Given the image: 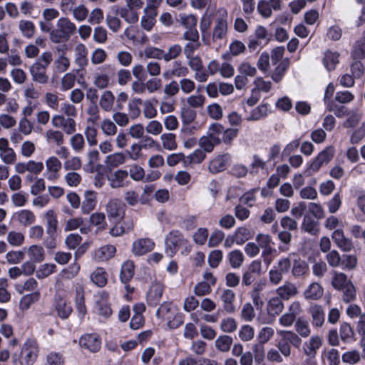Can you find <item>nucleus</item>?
I'll list each match as a JSON object with an SVG mask.
<instances>
[{
	"instance_id": "nucleus-29",
	"label": "nucleus",
	"mask_w": 365,
	"mask_h": 365,
	"mask_svg": "<svg viewBox=\"0 0 365 365\" xmlns=\"http://www.w3.org/2000/svg\"><path fill=\"white\" fill-rule=\"evenodd\" d=\"M128 173L126 170H118L115 171L110 178V186L113 188L123 187L127 185L125 179L128 178Z\"/></svg>"
},
{
	"instance_id": "nucleus-64",
	"label": "nucleus",
	"mask_w": 365,
	"mask_h": 365,
	"mask_svg": "<svg viewBox=\"0 0 365 365\" xmlns=\"http://www.w3.org/2000/svg\"><path fill=\"white\" fill-rule=\"evenodd\" d=\"M324 355L327 358L329 365L340 364V355L337 349H331L324 351Z\"/></svg>"
},
{
	"instance_id": "nucleus-61",
	"label": "nucleus",
	"mask_w": 365,
	"mask_h": 365,
	"mask_svg": "<svg viewBox=\"0 0 365 365\" xmlns=\"http://www.w3.org/2000/svg\"><path fill=\"white\" fill-rule=\"evenodd\" d=\"M143 53L147 58L164 59V51L156 47H146Z\"/></svg>"
},
{
	"instance_id": "nucleus-36",
	"label": "nucleus",
	"mask_w": 365,
	"mask_h": 365,
	"mask_svg": "<svg viewBox=\"0 0 365 365\" xmlns=\"http://www.w3.org/2000/svg\"><path fill=\"white\" fill-rule=\"evenodd\" d=\"M88 51L83 44H78L75 48V61L80 66L83 67L88 64Z\"/></svg>"
},
{
	"instance_id": "nucleus-12",
	"label": "nucleus",
	"mask_w": 365,
	"mask_h": 365,
	"mask_svg": "<svg viewBox=\"0 0 365 365\" xmlns=\"http://www.w3.org/2000/svg\"><path fill=\"white\" fill-rule=\"evenodd\" d=\"M276 294L283 300L288 301L298 295L299 289L296 284L287 280L277 288Z\"/></svg>"
},
{
	"instance_id": "nucleus-41",
	"label": "nucleus",
	"mask_w": 365,
	"mask_h": 365,
	"mask_svg": "<svg viewBox=\"0 0 365 365\" xmlns=\"http://www.w3.org/2000/svg\"><path fill=\"white\" fill-rule=\"evenodd\" d=\"M19 29L22 35L27 38L33 37L36 30L34 24L28 20H21L19 23Z\"/></svg>"
},
{
	"instance_id": "nucleus-38",
	"label": "nucleus",
	"mask_w": 365,
	"mask_h": 365,
	"mask_svg": "<svg viewBox=\"0 0 365 365\" xmlns=\"http://www.w3.org/2000/svg\"><path fill=\"white\" fill-rule=\"evenodd\" d=\"M205 153L201 149H197L192 153L186 156L185 167H189L192 164H200L205 159Z\"/></svg>"
},
{
	"instance_id": "nucleus-27",
	"label": "nucleus",
	"mask_w": 365,
	"mask_h": 365,
	"mask_svg": "<svg viewBox=\"0 0 365 365\" xmlns=\"http://www.w3.org/2000/svg\"><path fill=\"white\" fill-rule=\"evenodd\" d=\"M45 219L46 234L52 235L53 233H57L58 222L54 210H48L45 213Z\"/></svg>"
},
{
	"instance_id": "nucleus-35",
	"label": "nucleus",
	"mask_w": 365,
	"mask_h": 365,
	"mask_svg": "<svg viewBox=\"0 0 365 365\" xmlns=\"http://www.w3.org/2000/svg\"><path fill=\"white\" fill-rule=\"evenodd\" d=\"M290 64L289 58H286L281 61L279 65L276 67L273 71L271 78L276 82L279 83L283 78L286 71L289 68Z\"/></svg>"
},
{
	"instance_id": "nucleus-50",
	"label": "nucleus",
	"mask_w": 365,
	"mask_h": 365,
	"mask_svg": "<svg viewBox=\"0 0 365 365\" xmlns=\"http://www.w3.org/2000/svg\"><path fill=\"white\" fill-rule=\"evenodd\" d=\"M228 259L232 268H239L244 262V256L240 250H235L228 254Z\"/></svg>"
},
{
	"instance_id": "nucleus-40",
	"label": "nucleus",
	"mask_w": 365,
	"mask_h": 365,
	"mask_svg": "<svg viewBox=\"0 0 365 365\" xmlns=\"http://www.w3.org/2000/svg\"><path fill=\"white\" fill-rule=\"evenodd\" d=\"M233 339L228 335L220 336L215 341L216 349L222 352H227L232 344Z\"/></svg>"
},
{
	"instance_id": "nucleus-20",
	"label": "nucleus",
	"mask_w": 365,
	"mask_h": 365,
	"mask_svg": "<svg viewBox=\"0 0 365 365\" xmlns=\"http://www.w3.org/2000/svg\"><path fill=\"white\" fill-rule=\"evenodd\" d=\"M230 160L228 154L220 155L213 158L208 165V170L212 174L224 171L227 168Z\"/></svg>"
},
{
	"instance_id": "nucleus-32",
	"label": "nucleus",
	"mask_w": 365,
	"mask_h": 365,
	"mask_svg": "<svg viewBox=\"0 0 365 365\" xmlns=\"http://www.w3.org/2000/svg\"><path fill=\"white\" fill-rule=\"evenodd\" d=\"M134 269V262L131 260H128L123 264L120 274V278L123 283L126 284L133 278Z\"/></svg>"
},
{
	"instance_id": "nucleus-1",
	"label": "nucleus",
	"mask_w": 365,
	"mask_h": 365,
	"mask_svg": "<svg viewBox=\"0 0 365 365\" xmlns=\"http://www.w3.org/2000/svg\"><path fill=\"white\" fill-rule=\"evenodd\" d=\"M52 61V55L50 52L43 53L40 58L30 67L29 71L34 82L46 84L48 81L46 69Z\"/></svg>"
},
{
	"instance_id": "nucleus-25",
	"label": "nucleus",
	"mask_w": 365,
	"mask_h": 365,
	"mask_svg": "<svg viewBox=\"0 0 365 365\" xmlns=\"http://www.w3.org/2000/svg\"><path fill=\"white\" fill-rule=\"evenodd\" d=\"M283 299L279 296L272 297L267 302V311L269 315L276 317L279 315L284 310V305Z\"/></svg>"
},
{
	"instance_id": "nucleus-28",
	"label": "nucleus",
	"mask_w": 365,
	"mask_h": 365,
	"mask_svg": "<svg viewBox=\"0 0 365 365\" xmlns=\"http://www.w3.org/2000/svg\"><path fill=\"white\" fill-rule=\"evenodd\" d=\"M18 222L25 227L29 226L36 221V215L29 210H21L15 213Z\"/></svg>"
},
{
	"instance_id": "nucleus-39",
	"label": "nucleus",
	"mask_w": 365,
	"mask_h": 365,
	"mask_svg": "<svg viewBox=\"0 0 365 365\" xmlns=\"http://www.w3.org/2000/svg\"><path fill=\"white\" fill-rule=\"evenodd\" d=\"M143 100L141 98H133L128 103V116L134 120L138 118L140 115L141 110L140 106H142Z\"/></svg>"
},
{
	"instance_id": "nucleus-31",
	"label": "nucleus",
	"mask_w": 365,
	"mask_h": 365,
	"mask_svg": "<svg viewBox=\"0 0 365 365\" xmlns=\"http://www.w3.org/2000/svg\"><path fill=\"white\" fill-rule=\"evenodd\" d=\"M116 249L113 245H108L100 247L95 252V257L100 261H107L114 257Z\"/></svg>"
},
{
	"instance_id": "nucleus-16",
	"label": "nucleus",
	"mask_w": 365,
	"mask_h": 365,
	"mask_svg": "<svg viewBox=\"0 0 365 365\" xmlns=\"http://www.w3.org/2000/svg\"><path fill=\"white\" fill-rule=\"evenodd\" d=\"M164 285L160 282H154L151 284L147 294V302L150 306H157L162 298Z\"/></svg>"
},
{
	"instance_id": "nucleus-56",
	"label": "nucleus",
	"mask_w": 365,
	"mask_h": 365,
	"mask_svg": "<svg viewBox=\"0 0 365 365\" xmlns=\"http://www.w3.org/2000/svg\"><path fill=\"white\" fill-rule=\"evenodd\" d=\"M163 146L167 150H175L177 148L175 135L171 133H164L161 135Z\"/></svg>"
},
{
	"instance_id": "nucleus-58",
	"label": "nucleus",
	"mask_w": 365,
	"mask_h": 365,
	"mask_svg": "<svg viewBox=\"0 0 365 365\" xmlns=\"http://www.w3.org/2000/svg\"><path fill=\"white\" fill-rule=\"evenodd\" d=\"M205 103V97L203 95H192L187 98V103L191 108H202Z\"/></svg>"
},
{
	"instance_id": "nucleus-43",
	"label": "nucleus",
	"mask_w": 365,
	"mask_h": 365,
	"mask_svg": "<svg viewBox=\"0 0 365 365\" xmlns=\"http://www.w3.org/2000/svg\"><path fill=\"white\" fill-rule=\"evenodd\" d=\"M45 137L48 143H54L58 146L64 143L63 134L60 130L49 129L46 130Z\"/></svg>"
},
{
	"instance_id": "nucleus-10",
	"label": "nucleus",
	"mask_w": 365,
	"mask_h": 365,
	"mask_svg": "<svg viewBox=\"0 0 365 365\" xmlns=\"http://www.w3.org/2000/svg\"><path fill=\"white\" fill-rule=\"evenodd\" d=\"M46 171L44 177L49 181L55 182L59 178V171L61 169V161L55 156L49 157L46 160Z\"/></svg>"
},
{
	"instance_id": "nucleus-57",
	"label": "nucleus",
	"mask_w": 365,
	"mask_h": 365,
	"mask_svg": "<svg viewBox=\"0 0 365 365\" xmlns=\"http://www.w3.org/2000/svg\"><path fill=\"white\" fill-rule=\"evenodd\" d=\"M180 115L183 124L189 125L196 118L197 113L190 107H183L181 109Z\"/></svg>"
},
{
	"instance_id": "nucleus-22",
	"label": "nucleus",
	"mask_w": 365,
	"mask_h": 365,
	"mask_svg": "<svg viewBox=\"0 0 365 365\" xmlns=\"http://www.w3.org/2000/svg\"><path fill=\"white\" fill-rule=\"evenodd\" d=\"M322 345V339L318 336H314L305 342L303 346L304 354L309 358H314L317 350Z\"/></svg>"
},
{
	"instance_id": "nucleus-52",
	"label": "nucleus",
	"mask_w": 365,
	"mask_h": 365,
	"mask_svg": "<svg viewBox=\"0 0 365 365\" xmlns=\"http://www.w3.org/2000/svg\"><path fill=\"white\" fill-rule=\"evenodd\" d=\"M114 96L110 91H105L100 99V106L106 111H110L113 108Z\"/></svg>"
},
{
	"instance_id": "nucleus-62",
	"label": "nucleus",
	"mask_w": 365,
	"mask_h": 365,
	"mask_svg": "<svg viewBox=\"0 0 365 365\" xmlns=\"http://www.w3.org/2000/svg\"><path fill=\"white\" fill-rule=\"evenodd\" d=\"M29 198V195L24 192H17L12 194L11 200L15 207L24 206Z\"/></svg>"
},
{
	"instance_id": "nucleus-8",
	"label": "nucleus",
	"mask_w": 365,
	"mask_h": 365,
	"mask_svg": "<svg viewBox=\"0 0 365 365\" xmlns=\"http://www.w3.org/2000/svg\"><path fill=\"white\" fill-rule=\"evenodd\" d=\"M51 123L53 127L61 128L67 135H71L76 132V121L73 118H65L62 115L53 116Z\"/></svg>"
},
{
	"instance_id": "nucleus-14",
	"label": "nucleus",
	"mask_w": 365,
	"mask_h": 365,
	"mask_svg": "<svg viewBox=\"0 0 365 365\" xmlns=\"http://www.w3.org/2000/svg\"><path fill=\"white\" fill-rule=\"evenodd\" d=\"M54 307L61 319H68L73 312L72 307L60 294H56L54 297Z\"/></svg>"
},
{
	"instance_id": "nucleus-46",
	"label": "nucleus",
	"mask_w": 365,
	"mask_h": 365,
	"mask_svg": "<svg viewBox=\"0 0 365 365\" xmlns=\"http://www.w3.org/2000/svg\"><path fill=\"white\" fill-rule=\"evenodd\" d=\"M351 282L347 279L345 274L341 272H335L332 279L331 284L334 289L340 290L351 284Z\"/></svg>"
},
{
	"instance_id": "nucleus-23",
	"label": "nucleus",
	"mask_w": 365,
	"mask_h": 365,
	"mask_svg": "<svg viewBox=\"0 0 365 365\" xmlns=\"http://www.w3.org/2000/svg\"><path fill=\"white\" fill-rule=\"evenodd\" d=\"M324 294L322 287L317 282L311 283L304 291L303 296L307 300H319Z\"/></svg>"
},
{
	"instance_id": "nucleus-7",
	"label": "nucleus",
	"mask_w": 365,
	"mask_h": 365,
	"mask_svg": "<svg viewBox=\"0 0 365 365\" xmlns=\"http://www.w3.org/2000/svg\"><path fill=\"white\" fill-rule=\"evenodd\" d=\"M262 262L259 259L252 261L243 273L242 284L245 286L251 285L262 274Z\"/></svg>"
},
{
	"instance_id": "nucleus-33",
	"label": "nucleus",
	"mask_w": 365,
	"mask_h": 365,
	"mask_svg": "<svg viewBox=\"0 0 365 365\" xmlns=\"http://www.w3.org/2000/svg\"><path fill=\"white\" fill-rule=\"evenodd\" d=\"M269 106L267 103L262 104L254 108L249 116L246 118L247 121H256L265 118L269 113Z\"/></svg>"
},
{
	"instance_id": "nucleus-47",
	"label": "nucleus",
	"mask_w": 365,
	"mask_h": 365,
	"mask_svg": "<svg viewBox=\"0 0 365 365\" xmlns=\"http://www.w3.org/2000/svg\"><path fill=\"white\" fill-rule=\"evenodd\" d=\"M227 21L224 19H218L216 26L214 28L212 38L215 40L222 39L227 34Z\"/></svg>"
},
{
	"instance_id": "nucleus-13",
	"label": "nucleus",
	"mask_w": 365,
	"mask_h": 365,
	"mask_svg": "<svg viewBox=\"0 0 365 365\" xmlns=\"http://www.w3.org/2000/svg\"><path fill=\"white\" fill-rule=\"evenodd\" d=\"M125 205L120 200L113 199L109 201L106 211L110 218L115 220L122 219L125 215Z\"/></svg>"
},
{
	"instance_id": "nucleus-55",
	"label": "nucleus",
	"mask_w": 365,
	"mask_h": 365,
	"mask_svg": "<svg viewBox=\"0 0 365 365\" xmlns=\"http://www.w3.org/2000/svg\"><path fill=\"white\" fill-rule=\"evenodd\" d=\"M342 200L339 192H336L334 196L327 202L329 213H336L341 206Z\"/></svg>"
},
{
	"instance_id": "nucleus-3",
	"label": "nucleus",
	"mask_w": 365,
	"mask_h": 365,
	"mask_svg": "<svg viewBox=\"0 0 365 365\" xmlns=\"http://www.w3.org/2000/svg\"><path fill=\"white\" fill-rule=\"evenodd\" d=\"M38 351L36 341L29 339L24 343L19 356L16 354L12 356L13 362L19 361L20 365H32L36 360Z\"/></svg>"
},
{
	"instance_id": "nucleus-26",
	"label": "nucleus",
	"mask_w": 365,
	"mask_h": 365,
	"mask_svg": "<svg viewBox=\"0 0 365 365\" xmlns=\"http://www.w3.org/2000/svg\"><path fill=\"white\" fill-rule=\"evenodd\" d=\"M339 53L337 51L327 50L324 53L323 63L325 68L329 71L335 69L336 65L339 62Z\"/></svg>"
},
{
	"instance_id": "nucleus-15",
	"label": "nucleus",
	"mask_w": 365,
	"mask_h": 365,
	"mask_svg": "<svg viewBox=\"0 0 365 365\" xmlns=\"http://www.w3.org/2000/svg\"><path fill=\"white\" fill-rule=\"evenodd\" d=\"M236 295L233 290L230 289H223L220 294V299L222 302L223 309L229 314L235 313L236 307L235 306Z\"/></svg>"
},
{
	"instance_id": "nucleus-21",
	"label": "nucleus",
	"mask_w": 365,
	"mask_h": 365,
	"mask_svg": "<svg viewBox=\"0 0 365 365\" xmlns=\"http://www.w3.org/2000/svg\"><path fill=\"white\" fill-rule=\"evenodd\" d=\"M113 10L115 14H118L121 18L129 24H134L138 21V13L128 6L120 7L118 6H113Z\"/></svg>"
},
{
	"instance_id": "nucleus-2",
	"label": "nucleus",
	"mask_w": 365,
	"mask_h": 365,
	"mask_svg": "<svg viewBox=\"0 0 365 365\" xmlns=\"http://www.w3.org/2000/svg\"><path fill=\"white\" fill-rule=\"evenodd\" d=\"M279 338L277 340L276 346L282 355L288 358L291 355V345L299 348L302 339L292 331L280 330L277 331Z\"/></svg>"
},
{
	"instance_id": "nucleus-17",
	"label": "nucleus",
	"mask_w": 365,
	"mask_h": 365,
	"mask_svg": "<svg viewBox=\"0 0 365 365\" xmlns=\"http://www.w3.org/2000/svg\"><path fill=\"white\" fill-rule=\"evenodd\" d=\"M189 74V69L184 66L180 61H175L171 68L165 71L163 76L165 79H171L173 77H185Z\"/></svg>"
},
{
	"instance_id": "nucleus-4",
	"label": "nucleus",
	"mask_w": 365,
	"mask_h": 365,
	"mask_svg": "<svg viewBox=\"0 0 365 365\" xmlns=\"http://www.w3.org/2000/svg\"><path fill=\"white\" fill-rule=\"evenodd\" d=\"M76 26L67 18H61L58 20L56 28L51 34V40L54 43L67 41L76 31Z\"/></svg>"
},
{
	"instance_id": "nucleus-51",
	"label": "nucleus",
	"mask_w": 365,
	"mask_h": 365,
	"mask_svg": "<svg viewBox=\"0 0 365 365\" xmlns=\"http://www.w3.org/2000/svg\"><path fill=\"white\" fill-rule=\"evenodd\" d=\"M327 109L329 112H334L338 118H342L348 113V109L344 106H339L335 101L328 102L326 105Z\"/></svg>"
},
{
	"instance_id": "nucleus-63",
	"label": "nucleus",
	"mask_w": 365,
	"mask_h": 365,
	"mask_svg": "<svg viewBox=\"0 0 365 365\" xmlns=\"http://www.w3.org/2000/svg\"><path fill=\"white\" fill-rule=\"evenodd\" d=\"M0 158L5 164L11 165L16 162V155L14 149L9 147L0 152Z\"/></svg>"
},
{
	"instance_id": "nucleus-59",
	"label": "nucleus",
	"mask_w": 365,
	"mask_h": 365,
	"mask_svg": "<svg viewBox=\"0 0 365 365\" xmlns=\"http://www.w3.org/2000/svg\"><path fill=\"white\" fill-rule=\"evenodd\" d=\"M142 106L143 107V113L145 118L151 119L157 115V110L151 101H143Z\"/></svg>"
},
{
	"instance_id": "nucleus-24",
	"label": "nucleus",
	"mask_w": 365,
	"mask_h": 365,
	"mask_svg": "<svg viewBox=\"0 0 365 365\" xmlns=\"http://www.w3.org/2000/svg\"><path fill=\"white\" fill-rule=\"evenodd\" d=\"M221 140L217 135L213 134H208L206 136H202L200 138L199 145L202 150L205 153H211L215 146L219 145Z\"/></svg>"
},
{
	"instance_id": "nucleus-18",
	"label": "nucleus",
	"mask_w": 365,
	"mask_h": 365,
	"mask_svg": "<svg viewBox=\"0 0 365 365\" xmlns=\"http://www.w3.org/2000/svg\"><path fill=\"white\" fill-rule=\"evenodd\" d=\"M309 272V267L307 262L297 257L292 261L291 272L292 276L296 278H303L308 275Z\"/></svg>"
},
{
	"instance_id": "nucleus-53",
	"label": "nucleus",
	"mask_w": 365,
	"mask_h": 365,
	"mask_svg": "<svg viewBox=\"0 0 365 365\" xmlns=\"http://www.w3.org/2000/svg\"><path fill=\"white\" fill-rule=\"evenodd\" d=\"M126 155L122 153H115L106 157V163L111 167H118L125 162Z\"/></svg>"
},
{
	"instance_id": "nucleus-6",
	"label": "nucleus",
	"mask_w": 365,
	"mask_h": 365,
	"mask_svg": "<svg viewBox=\"0 0 365 365\" xmlns=\"http://www.w3.org/2000/svg\"><path fill=\"white\" fill-rule=\"evenodd\" d=\"M112 312L110 304L108 302V294L105 292H101L96 302L94 313L100 318L108 319L111 316Z\"/></svg>"
},
{
	"instance_id": "nucleus-42",
	"label": "nucleus",
	"mask_w": 365,
	"mask_h": 365,
	"mask_svg": "<svg viewBox=\"0 0 365 365\" xmlns=\"http://www.w3.org/2000/svg\"><path fill=\"white\" fill-rule=\"evenodd\" d=\"M28 255L34 262H41L44 259V250L40 245H31L28 249Z\"/></svg>"
},
{
	"instance_id": "nucleus-49",
	"label": "nucleus",
	"mask_w": 365,
	"mask_h": 365,
	"mask_svg": "<svg viewBox=\"0 0 365 365\" xmlns=\"http://www.w3.org/2000/svg\"><path fill=\"white\" fill-rule=\"evenodd\" d=\"M339 335L341 339L344 342H350L354 339V332L349 323L344 322L341 324Z\"/></svg>"
},
{
	"instance_id": "nucleus-34",
	"label": "nucleus",
	"mask_w": 365,
	"mask_h": 365,
	"mask_svg": "<svg viewBox=\"0 0 365 365\" xmlns=\"http://www.w3.org/2000/svg\"><path fill=\"white\" fill-rule=\"evenodd\" d=\"M40 299L39 292H34L29 294L24 295L19 302L20 309L24 311L29 309L31 306Z\"/></svg>"
},
{
	"instance_id": "nucleus-30",
	"label": "nucleus",
	"mask_w": 365,
	"mask_h": 365,
	"mask_svg": "<svg viewBox=\"0 0 365 365\" xmlns=\"http://www.w3.org/2000/svg\"><path fill=\"white\" fill-rule=\"evenodd\" d=\"M319 222L309 215H305L303 219L302 230L313 235H317L319 233Z\"/></svg>"
},
{
	"instance_id": "nucleus-5",
	"label": "nucleus",
	"mask_w": 365,
	"mask_h": 365,
	"mask_svg": "<svg viewBox=\"0 0 365 365\" xmlns=\"http://www.w3.org/2000/svg\"><path fill=\"white\" fill-rule=\"evenodd\" d=\"M186 240L183 235L178 230H173L165 237V252L173 257L181 247Z\"/></svg>"
},
{
	"instance_id": "nucleus-11",
	"label": "nucleus",
	"mask_w": 365,
	"mask_h": 365,
	"mask_svg": "<svg viewBox=\"0 0 365 365\" xmlns=\"http://www.w3.org/2000/svg\"><path fill=\"white\" fill-rule=\"evenodd\" d=\"M335 245L344 252H350L354 248L351 239L345 236L342 228L335 230L331 234Z\"/></svg>"
},
{
	"instance_id": "nucleus-54",
	"label": "nucleus",
	"mask_w": 365,
	"mask_h": 365,
	"mask_svg": "<svg viewBox=\"0 0 365 365\" xmlns=\"http://www.w3.org/2000/svg\"><path fill=\"white\" fill-rule=\"evenodd\" d=\"M24 238L23 233L16 231H10L7 235L6 240L11 246L19 247L24 243Z\"/></svg>"
},
{
	"instance_id": "nucleus-44",
	"label": "nucleus",
	"mask_w": 365,
	"mask_h": 365,
	"mask_svg": "<svg viewBox=\"0 0 365 365\" xmlns=\"http://www.w3.org/2000/svg\"><path fill=\"white\" fill-rule=\"evenodd\" d=\"M108 282V274L105 269L102 267H97L93 272V283L96 284L98 287H104Z\"/></svg>"
},
{
	"instance_id": "nucleus-48",
	"label": "nucleus",
	"mask_w": 365,
	"mask_h": 365,
	"mask_svg": "<svg viewBox=\"0 0 365 365\" xmlns=\"http://www.w3.org/2000/svg\"><path fill=\"white\" fill-rule=\"evenodd\" d=\"M295 331L297 334L303 338H307L310 335L311 329L309 323L305 319L299 318L295 323Z\"/></svg>"
},
{
	"instance_id": "nucleus-37",
	"label": "nucleus",
	"mask_w": 365,
	"mask_h": 365,
	"mask_svg": "<svg viewBox=\"0 0 365 365\" xmlns=\"http://www.w3.org/2000/svg\"><path fill=\"white\" fill-rule=\"evenodd\" d=\"M254 232L246 227H238L234 234L237 245H242L253 237Z\"/></svg>"
},
{
	"instance_id": "nucleus-19",
	"label": "nucleus",
	"mask_w": 365,
	"mask_h": 365,
	"mask_svg": "<svg viewBox=\"0 0 365 365\" xmlns=\"http://www.w3.org/2000/svg\"><path fill=\"white\" fill-rule=\"evenodd\" d=\"M308 313L311 316L313 327L317 328L322 327L325 321V313L321 305L317 304L311 305Z\"/></svg>"
},
{
	"instance_id": "nucleus-9",
	"label": "nucleus",
	"mask_w": 365,
	"mask_h": 365,
	"mask_svg": "<svg viewBox=\"0 0 365 365\" xmlns=\"http://www.w3.org/2000/svg\"><path fill=\"white\" fill-rule=\"evenodd\" d=\"M154 241L148 237L139 238L132 244L131 252L135 256H143L153 250Z\"/></svg>"
},
{
	"instance_id": "nucleus-60",
	"label": "nucleus",
	"mask_w": 365,
	"mask_h": 365,
	"mask_svg": "<svg viewBox=\"0 0 365 365\" xmlns=\"http://www.w3.org/2000/svg\"><path fill=\"white\" fill-rule=\"evenodd\" d=\"M253 359L255 362L258 364H262L264 361L265 353L264 347L262 344H257L252 347Z\"/></svg>"
},
{
	"instance_id": "nucleus-45",
	"label": "nucleus",
	"mask_w": 365,
	"mask_h": 365,
	"mask_svg": "<svg viewBox=\"0 0 365 365\" xmlns=\"http://www.w3.org/2000/svg\"><path fill=\"white\" fill-rule=\"evenodd\" d=\"M76 307L80 317H83L86 313V308L84 303L83 290L81 287L76 289Z\"/></svg>"
}]
</instances>
